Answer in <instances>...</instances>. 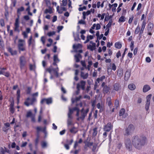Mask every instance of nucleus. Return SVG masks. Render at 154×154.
<instances>
[{"label":"nucleus","instance_id":"obj_22","mask_svg":"<svg viewBox=\"0 0 154 154\" xmlns=\"http://www.w3.org/2000/svg\"><path fill=\"white\" fill-rule=\"evenodd\" d=\"M145 25H146L145 22L144 21H143V22L142 24V27H141V29L140 30V34H142L143 33V31L145 28Z\"/></svg>","mask_w":154,"mask_h":154},{"label":"nucleus","instance_id":"obj_14","mask_svg":"<svg viewBox=\"0 0 154 154\" xmlns=\"http://www.w3.org/2000/svg\"><path fill=\"white\" fill-rule=\"evenodd\" d=\"M130 75L131 72L129 70H127L125 75V79L126 80H127L130 77Z\"/></svg>","mask_w":154,"mask_h":154},{"label":"nucleus","instance_id":"obj_6","mask_svg":"<svg viewBox=\"0 0 154 154\" xmlns=\"http://www.w3.org/2000/svg\"><path fill=\"white\" fill-rule=\"evenodd\" d=\"M27 101H25L24 102V104L27 106H29L30 105H32L36 101V98L34 97H33L32 99H30L28 97L27 99Z\"/></svg>","mask_w":154,"mask_h":154},{"label":"nucleus","instance_id":"obj_55","mask_svg":"<svg viewBox=\"0 0 154 154\" xmlns=\"http://www.w3.org/2000/svg\"><path fill=\"white\" fill-rule=\"evenodd\" d=\"M81 62L82 66L83 67H85V68L87 69V67L86 66L85 62L84 61H81Z\"/></svg>","mask_w":154,"mask_h":154},{"label":"nucleus","instance_id":"obj_4","mask_svg":"<svg viewBox=\"0 0 154 154\" xmlns=\"http://www.w3.org/2000/svg\"><path fill=\"white\" fill-rule=\"evenodd\" d=\"M134 130V128L133 125L132 124H130L128 126V127L125 130L126 135H128L132 133Z\"/></svg>","mask_w":154,"mask_h":154},{"label":"nucleus","instance_id":"obj_47","mask_svg":"<svg viewBox=\"0 0 154 154\" xmlns=\"http://www.w3.org/2000/svg\"><path fill=\"white\" fill-rule=\"evenodd\" d=\"M88 49H89L91 50V51H93L94 49L93 48V46H92L91 45H89L88 46Z\"/></svg>","mask_w":154,"mask_h":154},{"label":"nucleus","instance_id":"obj_21","mask_svg":"<svg viewBox=\"0 0 154 154\" xmlns=\"http://www.w3.org/2000/svg\"><path fill=\"white\" fill-rule=\"evenodd\" d=\"M46 127H45L43 128H42L41 127H37L36 128V129L37 131L38 132L39 131H42L43 133L45 131H46Z\"/></svg>","mask_w":154,"mask_h":154},{"label":"nucleus","instance_id":"obj_44","mask_svg":"<svg viewBox=\"0 0 154 154\" xmlns=\"http://www.w3.org/2000/svg\"><path fill=\"white\" fill-rule=\"evenodd\" d=\"M86 146H87L88 147H91V146L93 145V142H87L86 143Z\"/></svg>","mask_w":154,"mask_h":154},{"label":"nucleus","instance_id":"obj_49","mask_svg":"<svg viewBox=\"0 0 154 154\" xmlns=\"http://www.w3.org/2000/svg\"><path fill=\"white\" fill-rule=\"evenodd\" d=\"M55 34V32L54 31L52 32H50L48 33L47 34L48 36H51L52 35H54Z\"/></svg>","mask_w":154,"mask_h":154},{"label":"nucleus","instance_id":"obj_39","mask_svg":"<svg viewBox=\"0 0 154 154\" xmlns=\"http://www.w3.org/2000/svg\"><path fill=\"white\" fill-rule=\"evenodd\" d=\"M88 66L87 68L88 69V70L89 71L90 69V67L92 64V62L91 61H89L88 62Z\"/></svg>","mask_w":154,"mask_h":154},{"label":"nucleus","instance_id":"obj_16","mask_svg":"<svg viewBox=\"0 0 154 154\" xmlns=\"http://www.w3.org/2000/svg\"><path fill=\"white\" fill-rule=\"evenodd\" d=\"M8 51L12 55H16L17 54V52L16 50H13L10 47L8 48Z\"/></svg>","mask_w":154,"mask_h":154},{"label":"nucleus","instance_id":"obj_43","mask_svg":"<svg viewBox=\"0 0 154 154\" xmlns=\"http://www.w3.org/2000/svg\"><path fill=\"white\" fill-rule=\"evenodd\" d=\"M32 115V112L30 111H29L27 112L26 116L27 118L30 117Z\"/></svg>","mask_w":154,"mask_h":154},{"label":"nucleus","instance_id":"obj_18","mask_svg":"<svg viewBox=\"0 0 154 154\" xmlns=\"http://www.w3.org/2000/svg\"><path fill=\"white\" fill-rule=\"evenodd\" d=\"M125 109H122L119 112V116H122L123 117H125L126 116H125Z\"/></svg>","mask_w":154,"mask_h":154},{"label":"nucleus","instance_id":"obj_35","mask_svg":"<svg viewBox=\"0 0 154 154\" xmlns=\"http://www.w3.org/2000/svg\"><path fill=\"white\" fill-rule=\"evenodd\" d=\"M152 96L151 94H150L148 95L146 97V102L147 103H150V100L151 99V97Z\"/></svg>","mask_w":154,"mask_h":154},{"label":"nucleus","instance_id":"obj_9","mask_svg":"<svg viewBox=\"0 0 154 154\" xmlns=\"http://www.w3.org/2000/svg\"><path fill=\"white\" fill-rule=\"evenodd\" d=\"M112 124L110 122H109L104 126L103 130L105 131L109 132L112 129Z\"/></svg>","mask_w":154,"mask_h":154},{"label":"nucleus","instance_id":"obj_7","mask_svg":"<svg viewBox=\"0 0 154 154\" xmlns=\"http://www.w3.org/2000/svg\"><path fill=\"white\" fill-rule=\"evenodd\" d=\"M20 67L22 69L24 67L26 63V60L24 56H22L20 57Z\"/></svg>","mask_w":154,"mask_h":154},{"label":"nucleus","instance_id":"obj_25","mask_svg":"<svg viewBox=\"0 0 154 154\" xmlns=\"http://www.w3.org/2000/svg\"><path fill=\"white\" fill-rule=\"evenodd\" d=\"M73 113V110L71 108H69V112L68 114V118H72V116L71 115Z\"/></svg>","mask_w":154,"mask_h":154},{"label":"nucleus","instance_id":"obj_64","mask_svg":"<svg viewBox=\"0 0 154 154\" xmlns=\"http://www.w3.org/2000/svg\"><path fill=\"white\" fill-rule=\"evenodd\" d=\"M121 54L120 51H119L116 54V57L117 58H118L119 57L121 56Z\"/></svg>","mask_w":154,"mask_h":154},{"label":"nucleus","instance_id":"obj_54","mask_svg":"<svg viewBox=\"0 0 154 154\" xmlns=\"http://www.w3.org/2000/svg\"><path fill=\"white\" fill-rule=\"evenodd\" d=\"M62 5L63 6H65L67 5V0H63L62 1Z\"/></svg>","mask_w":154,"mask_h":154},{"label":"nucleus","instance_id":"obj_38","mask_svg":"<svg viewBox=\"0 0 154 154\" xmlns=\"http://www.w3.org/2000/svg\"><path fill=\"white\" fill-rule=\"evenodd\" d=\"M117 74L119 76H121L123 75L122 71L121 69L118 70L117 71Z\"/></svg>","mask_w":154,"mask_h":154},{"label":"nucleus","instance_id":"obj_59","mask_svg":"<svg viewBox=\"0 0 154 154\" xmlns=\"http://www.w3.org/2000/svg\"><path fill=\"white\" fill-rule=\"evenodd\" d=\"M0 154H5L4 150L2 148L0 149Z\"/></svg>","mask_w":154,"mask_h":154},{"label":"nucleus","instance_id":"obj_58","mask_svg":"<svg viewBox=\"0 0 154 154\" xmlns=\"http://www.w3.org/2000/svg\"><path fill=\"white\" fill-rule=\"evenodd\" d=\"M116 69V66L114 63L112 64V70L115 71Z\"/></svg>","mask_w":154,"mask_h":154},{"label":"nucleus","instance_id":"obj_29","mask_svg":"<svg viewBox=\"0 0 154 154\" xmlns=\"http://www.w3.org/2000/svg\"><path fill=\"white\" fill-rule=\"evenodd\" d=\"M45 14L49 13L50 14L52 13V11L51 8H50L49 9H46L45 11Z\"/></svg>","mask_w":154,"mask_h":154},{"label":"nucleus","instance_id":"obj_63","mask_svg":"<svg viewBox=\"0 0 154 154\" xmlns=\"http://www.w3.org/2000/svg\"><path fill=\"white\" fill-rule=\"evenodd\" d=\"M32 39V36H31L29 38V39L28 41L29 45H30L31 44V41Z\"/></svg>","mask_w":154,"mask_h":154},{"label":"nucleus","instance_id":"obj_3","mask_svg":"<svg viewBox=\"0 0 154 154\" xmlns=\"http://www.w3.org/2000/svg\"><path fill=\"white\" fill-rule=\"evenodd\" d=\"M125 144L126 149L129 151L131 150L132 148V144L129 138H126L125 140Z\"/></svg>","mask_w":154,"mask_h":154},{"label":"nucleus","instance_id":"obj_57","mask_svg":"<svg viewBox=\"0 0 154 154\" xmlns=\"http://www.w3.org/2000/svg\"><path fill=\"white\" fill-rule=\"evenodd\" d=\"M27 144V142H23L22 144L21 145V147H25L26 145Z\"/></svg>","mask_w":154,"mask_h":154},{"label":"nucleus","instance_id":"obj_41","mask_svg":"<svg viewBox=\"0 0 154 154\" xmlns=\"http://www.w3.org/2000/svg\"><path fill=\"white\" fill-rule=\"evenodd\" d=\"M115 106L117 108L119 106V101L118 100H116L115 102Z\"/></svg>","mask_w":154,"mask_h":154},{"label":"nucleus","instance_id":"obj_19","mask_svg":"<svg viewBox=\"0 0 154 154\" xmlns=\"http://www.w3.org/2000/svg\"><path fill=\"white\" fill-rule=\"evenodd\" d=\"M120 85L118 83H116L114 84V89L116 91H118L120 89Z\"/></svg>","mask_w":154,"mask_h":154},{"label":"nucleus","instance_id":"obj_32","mask_svg":"<svg viewBox=\"0 0 154 154\" xmlns=\"http://www.w3.org/2000/svg\"><path fill=\"white\" fill-rule=\"evenodd\" d=\"M82 47V45L81 44H79L77 45L74 44L73 45V49H78L79 48Z\"/></svg>","mask_w":154,"mask_h":154},{"label":"nucleus","instance_id":"obj_40","mask_svg":"<svg viewBox=\"0 0 154 154\" xmlns=\"http://www.w3.org/2000/svg\"><path fill=\"white\" fill-rule=\"evenodd\" d=\"M54 61H55L57 62L59 61V60L57 56L56 55H55L54 56Z\"/></svg>","mask_w":154,"mask_h":154},{"label":"nucleus","instance_id":"obj_60","mask_svg":"<svg viewBox=\"0 0 154 154\" xmlns=\"http://www.w3.org/2000/svg\"><path fill=\"white\" fill-rule=\"evenodd\" d=\"M79 23L80 24H85V22L83 20H81L79 21Z\"/></svg>","mask_w":154,"mask_h":154},{"label":"nucleus","instance_id":"obj_36","mask_svg":"<svg viewBox=\"0 0 154 154\" xmlns=\"http://www.w3.org/2000/svg\"><path fill=\"white\" fill-rule=\"evenodd\" d=\"M72 118H68L67 120V125L68 126L72 125Z\"/></svg>","mask_w":154,"mask_h":154},{"label":"nucleus","instance_id":"obj_12","mask_svg":"<svg viewBox=\"0 0 154 154\" xmlns=\"http://www.w3.org/2000/svg\"><path fill=\"white\" fill-rule=\"evenodd\" d=\"M75 59L76 62H79L80 61V59L82 58V56L80 54H77L74 55Z\"/></svg>","mask_w":154,"mask_h":154},{"label":"nucleus","instance_id":"obj_46","mask_svg":"<svg viewBox=\"0 0 154 154\" xmlns=\"http://www.w3.org/2000/svg\"><path fill=\"white\" fill-rule=\"evenodd\" d=\"M140 30V27L139 26H137V27L135 30V33L136 34L138 33L139 32Z\"/></svg>","mask_w":154,"mask_h":154},{"label":"nucleus","instance_id":"obj_26","mask_svg":"<svg viewBox=\"0 0 154 154\" xmlns=\"http://www.w3.org/2000/svg\"><path fill=\"white\" fill-rule=\"evenodd\" d=\"M128 88L131 90H133L135 88V86L134 84H131L128 85Z\"/></svg>","mask_w":154,"mask_h":154},{"label":"nucleus","instance_id":"obj_11","mask_svg":"<svg viewBox=\"0 0 154 154\" xmlns=\"http://www.w3.org/2000/svg\"><path fill=\"white\" fill-rule=\"evenodd\" d=\"M19 43L18 45V47L20 50L24 51L25 50L24 48L23 47V44L22 42L23 40L21 39L19 40Z\"/></svg>","mask_w":154,"mask_h":154},{"label":"nucleus","instance_id":"obj_2","mask_svg":"<svg viewBox=\"0 0 154 154\" xmlns=\"http://www.w3.org/2000/svg\"><path fill=\"white\" fill-rule=\"evenodd\" d=\"M46 71L48 72L51 74H52L53 72L57 77L58 76V67L56 68H54L52 66H51L46 69Z\"/></svg>","mask_w":154,"mask_h":154},{"label":"nucleus","instance_id":"obj_50","mask_svg":"<svg viewBox=\"0 0 154 154\" xmlns=\"http://www.w3.org/2000/svg\"><path fill=\"white\" fill-rule=\"evenodd\" d=\"M32 88L31 87H28L26 91L27 94H30Z\"/></svg>","mask_w":154,"mask_h":154},{"label":"nucleus","instance_id":"obj_62","mask_svg":"<svg viewBox=\"0 0 154 154\" xmlns=\"http://www.w3.org/2000/svg\"><path fill=\"white\" fill-rule=\"evenodd\" d=\"M41 41L43 43V44H44L45 43V37L44 36H42L41 38Z\"/></svg>","mask_w":154,"mask_h":154},{"label":"nucleus","instance_id":"obj_20","mask_svg":"<svg viewBox=\"0 0 154 154\" xmlns=\"http://www.w3.org/2000/svg\"><path fill=\"white\" fill-rule=\"evenodd\" d=\"M88 73L85 74L84 72H81V77L83 79H86L88 78Z\"/></svg>","mask_w":154,"mask_h":154},{"label":"nucleus","instance_id":"obj_8","mask_svg":"<svg viewBox=\"0 0 154 154\" xmlns=\"http://www.w3.org/2000/svg\"><path fill=\"white\" fill-rule=\"evenodd\" d=\"M19 15H18V17L15 20V22L14 24L15 27L14 31H17L18 32H20V30L19 29Z\"/></svg>","mask_w":154,"mask_h":154},{"label":"nucleus","instance_id":"obj_13","mask_svg":"<svg viewBox=\"0 0 154 154\" xmlns=\"http://www.w3.org/2000/svg\"><path fill=\"white\" fill-rule=\"evenodd\" d=\"M106 103L110 108L111 107V106L112 104V102L111 97H108L107 98Z\"/></svg>","mask_w":154,"mask_h":154},{"label":"nucleus","instance_id":"obj_31","mask_svg":"<svg viewBox=\"0 0 154 154\" xmlns=\"http://www.w3.org/2000/svg\"><path fill=\"white\" fill-rule=\"evenodd\" d=\"M70 132L72 133H75L77 131V129L74 127H73L70 130Z\"/></svg>","mask_w":154,"mask_h":154},{"label":"nucleus","instance_id":"obj_37","mask_svg":"<svg viewBox=\"0 0 154 154\" xmlns=\"http://www.w3.org/2000/svg\"><path fill=\"white\" fill-rule=\"evenodd\" d=\"M41 145L42 148H45L47 146V143L46 142H42V143Z\"/></svg>","mask_w":154,"mask_h":154},{"label":"nucleus","instance_id":"obj_15","mask_svg":"<svg viewBox=\"0 0 154 154\" xmlns=\"http://www.w3.org/2000/svg\"><path fill=\"white\" fill-rule=\"evenodd\" d=\"M110 90V88L107 86V85L104 86L103 88V92L104 94H106L108 93Z\"/></svg>","mask_w":154,"mask_h":154},{"label":"nucleus","instance_id":"obj_17","mask_svg":"<svg viewBox=\"0 0 154 154\" xmlns=\"http://www.w3.org/2000/svg\"><path fill=\"white\" fill-rule=\"evenodd\" d=\"M150 89V88L149 86L148 85H145L144 86L143 88V91L144 92H146Z\"/></svg>","mask_w":154,"mask_h":154},{"label":"nucleus","instance_id":"obj_1","mask_svg":"<svg viewBox=\"0 0 154 154\" xmlns=\"http://www.w3.org/2000/svg\"><path fill=\"white\" fill-rule=\"evenodd\" d=\"M132 143L134 147L140 149L144 146L147 142V138L145 137H139L135 136L132 137Z\"/></svg>","mask_w":154,"mask_h":154},{"label":"nucleus","instance_id":"obj_33","mask_svg":"<svg viewBox=\"0 0 154 154\" xmlns=\"http://www.w3.org/2000/svg\"><path fill=\"white\" fill-rule=\"evenodd\" d=\"M20 89H18L17 91V99L18 102L19 100V99H20Z\"/></svg>","mask_w":154,"mask_h":154},{"label":"nucleus","instance_id":"obj_24","mask_svg":"<svg viewBox=\"0 0 154 154\" xmlns=\"http://www.w3.org/2000/svg\"><path fill=\"white\" fill-rule=\"evenodd\" d=\"M24 10V8L23 7H21L20 8L17 9V13L18 15H19L21 14V12L23 11Z\"/></svg>","mask_w":154,"mask_h":154},{"label":"nucleus","instance_id":"obj_28","mask_svg":"<svg viewBox=\"0 0 154 154\" xmlns=\"http://www.w3.org/2000/svg\"><path fill=\"white\" fill-rule=\"evenodd\" d=\"M87 115L86 114V113H85V112H81V116H80V118L81 119L83 120L85 117Z\"/></svg>","mask_w":154,"mask_h":154},{"label":"nucleus","instance_id":"obj_42","mask_svg":"<svg viewBox=\"0 0 154 154\" xmlns=\"http://www.w3.org/2000/svg\"><path fill=\"white\" fill-rule=\"evenodd\" d=\"M125 18L124 16H121L119 19V21L121 22H124L125 21Z\"/></svg>","mask_w":154,"mask_h":154},{"label":"nucleus","instance_id":"obj_27","mask_svg":"<svg viewBox=\"0 0 154 154\" xmlns=\"http://www.w3.org/2000/svg\"><path fill=\"white\" fill-rule=\"evenodd\" d=\"M153 24L152 23H149L148 25V31H151L153 29Z\"/></svg>","mask_w":154,"mask_h":154},{"label":"nucleus","instance_id":"obj_5","mask_svg":"<svg viewBox=\"0 0 154 154\" xmlns=\"http://www.w3.org/2000/svg\"><path fill=\"white\" fill-rule=\"evenodd\" d=\"M85 81L81 80L77 84L76 88H79L80 89H82V90H84L85 89Z\"/></svg>","mask_w":154,"mask_h":154},{"label":"nucleus","instance_id":"obj_51","mask_svg":"<svg viewBox=\"0 0 154 154\" xmlns=\"http://www.w3.org/2000/svg\"><path fill=\"white\" fill-rule=\"evenodd\" d=\"M149 103H147L146 102V105H145V109L146 110H148L149 109V106L150 105Z\"/></svg>","mask_w":154,"mask_h":154},{"label":"nucleus","instance_id":"obj_61","mask_svg":"<svg viewBox=\"0 0 154 154\" xmlns=\"http://www.w3.org/2000/svg\"><path fill=\"white\" fill-rule=\"evenodd\" d=\"M82 98L81 96H79L78 97H77L75 98V101H78L80 99Z\"/></svg>","mask_w":154,"mask_h":154},{"label":"nucleus","instance_id":"obj_53","mask_svg":"<svg viewBox=\"0 0 154 154\" xmlns=\"http://www.w3.org/2000/svg\"><path fill=\"white\" fill-rule=\"evenodd\" d=\"M91 87L90 86H87L86 89H85V92L88 93L89 91L91 89Z\"/></svg>","mask_w":154,"mask_h":154},{"label":"nucleus","instance_id":"obj_23","mask_svg":"<svg viewBox=\"0 0 154 154\" xmlns=\"http://www.w3.org/2000/svg\"><path fill=\"white\" fill-rule=\"evenodd\" d=\"M10 111L11 112L13 113L14 112V103H11L10 104Z\"/></svg>","mask_w":154,"mask_h":154},{"label":"nucleus","instance_id":"obj_56","mask_svg":"<svg viewBox=\"0 0 154 154\" xmlns=\"http://www.w3.org/2000/svg\"><path fill=\"white\" fill-rule=\"evenodd\" d=\"M63 26H59L57 27V29H58V32H59L60 30H61L63 28Z\"/></svg>","mask_w":154,"mask_h":154},{"label":"nucleus","instance_id":"obj_52","mask_svg":"<svg viewBox=\"0 0 154 154\" xmlns=\"http://www.w3.org/2000/svg\"><path fill=\"white\" fill-rule=\"evenodd\" d=\"M0 24L1 26H5V23L4 22V20L3 19H2L0 21Z\"/></svg>","mask_w":154,"mask_h":154},{"label":"nucleus","instance_id":"obj_34","mask_svg":"<svg viewBox=\"0 0 154 154\" xmlns=\"http://www.w3.org/2000/svg\"><path fill=\"white\" fill-rule=\"evenodd\" d=\"M97 128H94L93 129V132L92 133V135L94 136H95L97 134Z\"/></svg>","mask_w":154,"mask_h":154},{"label":"nucleus","instance_id":"obj_10","mask_svg":"<svg viewBox=\"0 0 154 154\" xmlns=\"http://www.w3.org/2000/svg\"><path fill=\"white\" fill-rule=\"evenodd\" d=\"M52 100L51 98H49L47 99L44 98L42 100L41 103V104H43L44 103L46 102V103L49 104L52 103Z\"/></svg>","mask_w":154,"mask_h":154},{"label":"nucleus","instance_id":"obj_45","mask_svg":"<svg viewBox=\"0 0 154 154\" xmlns=\"http://www.w3.org/2000/svg\"><path fill=\"white\" fill-rule=\"evenodd\" d=\"M112 23V21L111 20H110L108 23L106 25V28H109L111 26Z\"/></svg>","mask_w":154,"mask_h":154},{"label":"nucleus","instance_id":"obj_48","mask_svg":"<svg viewBox=\"0 0 154 154\" xmlns=\"http://www.w3.org/2000/svg\"><path fill=\"white\" fill-rule=\"evenodd\" d=\"M134 42L131 41L130 45V48H131V51H132L133 50Z\"/></svg>","mask_w":154,"mask_h":154},{"label":"nucleus","instance_id":"obj_30","mask_svg":"<svg viewBox=\"0 0 154 154\" xmlns=\"http://www.w3.org/2000/svg\"><path fill=\"white\" fill-rule=\"evenodd\" d=\"M115 47L117 48L120 49L122 47V44L119 42H116L115 44Z\"/></svg>","mask_w":154,"mask_h":154}]
</instances>
